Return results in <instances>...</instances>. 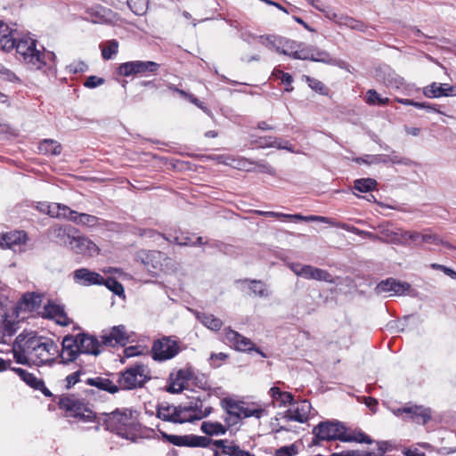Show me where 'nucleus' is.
I'll return each instance as SVG.
<instances>
[{"label":"nucleus","mask_w":456,"mask_h":456,"mask_svg":"<svg viewBox=\"0 0 456 456\" xmlns=\"http://www.w3.org/2000/svg\"><path fill=\"white\" fill-rule=\"evenodd\" d=\"M101 338L104 346H125L129 342L130 336L124 325H118L112 327L110 330H104Z\"/></svg>","instance_id":"16"},{"label":"nucleus","mask_w":456,"mask_h":456,"mask_svg":"<svg viewBox=\"0 0 456 456\" xmlns=\"http://www.w3.org/2000/svg\"><path fill=\"white\" fill-rule=\"evenodd\" d=\"M341 442L344 443H359V444H371L373 443L372 439L363 433L361 429L358 428H346L344 426V432L342 434Z\"/></svg>","instance_id":"32"},{"label":"nucleus","mask_w":456,"mask_h":456,"mask_svg":"<svg viewBox=\"0 0 456 456\" xmlns=\"http://www.w3.org/2000/svg\"><path fill=\"white\" fill-rule=\"evenodd\" d=\"M107 428L119 436L132 441L138 431V424L128 410L110 413L107 419Z\"/></svg>","instance_id":"3"},{"label":"nucleus","mask_w":456,"mask_h":456,"mask_svg":"<svg viewBox=\"0 0 456 456\" xmlns=\"http://www.w3.org/2000/svg\"><path fill=\"white\" fill-rule=\"evenodd\" d=\"M77 337H65L62 341V351L59 354L63 362L75 361L80 354Z\"/></svg>","instance_id":"28"},{"label":"nucleus","mask_w":456,"mask_h":456,"mask_svg":"<svg viewBox=\"0 0 456 456\" xmlns=\"http://www.w3.org/2000/svg\"><path fill=\"white\" fill-rule=\"evenodd\" d=\"M260 148H275L277 143V138L272 136L259 137L258 140L255 141Z\"/></svg>","instance_id":"57"},{"label":"nucleus","mask_w":456,"mask_h":456,"mask_svg":"<svg viewBox=\"0 0 456 456\" xmlns=\"http://www.w3.org/2000/svg\"><path fill=\"white\" fill-rule=\"evenodd\" d=\"M82 374H85V371L82 370V369H79L77 370V371H74L73 373L68 375L66 377V382H67V385L66 387L68 388H70L71 387H73L75 384H77V382L80 381V376Z\"/></svg>","instance_id":"59"},{"label":"nucleus","mask_w":456,"mask_h":456,"mask_svg":"<svg viewBox=\"0 0 456 456\" xmlns=\"http://www.w3.org/2000/svg\"><path fill=\"white\" fill-rule=\"evenodd\" d=\"M222 408L224 409L225 414L223 418L224 421V426L227 428V431L230 430L231 434L236 432L242 421V419L240 415L233 410L231 404L224 398L221 401Z\"/></svg>","instance_id":"26"},{"label":"nucleus","mask_w":456,"mask_h":456,"mask_svg":"<svg viewBox=\"0 0 456 456\" xmlns=\"http://www.w3.org/2000/svg\"><path fill=\"white\" fill-rule=\"evenodd\" d=\"M105 285L110 291H112L115 295L125 298V291L123 285L112 278L104 279L102 283Z\"/></svg>","instance_id":"48"},{"label":"nucleus","mask_w":456,"mask_h":456,"mask_svg":"<svg viewBox=\"0 0 456 456\" xmlns=\"http://www.w3.org/2000/svg\"><path fill=\"white\" fill-rule=\"evenodd\" d=\"M16 41L15 33L6 36L2 35L0 36V48L4 51H10L14 48Z\"/></svg>","instance_id":"54"},{"label":"nucleus","mask_w":456,"mask_h":456,"mask_svg":"<svg viewBox=\"0 0 456 456\" xmlns=\"http://www.w3.org/2000/svg\"><path fill=\"white\" fill-rule=\"evenodd\" d=\"M358 164L366 165H379V164H394V165H404L410 166L411 161L407 158H403L396 154L395 151H392L390 154H377V155H365L362 158H356L354 159Z\"/></svg>","instance_id":"11"},{"label":"nucleus","mask_w":456,"mask_h":456,"mask_svg":"<svg viewBox=\"0 0 456 456\" xmlns=\"http://www.w3.org/2000/svg\"><path fill=\"white\" fill-rule=\"evenodd\" d=\"M113 13L110 9L102 7L101 4H94L88 7L85 19L94 23L110 22L113 20Z\"/></svg>","instance_id":"24"},{"label":"nucleus","mask_w":456,"mask_h":456,"mask_svg":"<svg viewBox=\"0 0 456 456\" xmlns=\"http://www.w3.org/2000/svg\"><path fill=\"white\" fill-rule=\"evenodd\" d=\"M73 279L76 283L82 286L102 285L104 281L102 275L87 268L76 270L73 273Z\"/></svg>","instance_id":"23"},{"label":"nucleus","mask_w":456,"mask_h":456,"mask_svg":"<svg viewBox=\"0 0 456 456\" xmlns=\"http://www.w3.org/2000/svg\"><path fill=\"white\" fill-rule=\"evenodd\" d=\"M86 383L88 385L96 387L102 390L107 391L109 393L114 394L118 391V385L114 384L111 380L105 378H94V379H87Z\"/></svg>","instance_id":"40"},{"label":"nucleus","mask_w":456,"mask_h":456,"mask_svg":"<svg viewBox=\"0 0 456 456\" xmlns=\"http://www.w3.org/2000/svg\"><path fill=\"white\" fill-rule=\"evenodd\" d=\"M59 405L69 416L79 418L85 422H92L95 419V414L86 406L83 401L75 395L61 396Z\"/></svg>","instance_id":"6"},{"label":"nucleus","mask_w":456,"mask_h":456,"mask_svg":"<svg viewBox=\"0 0 456 456\" xmlns=\"http://www.w3.org/2000/svg\"><path fill=\"white\" fill-rule=\"evenodd\" d=\"M27 241V234L23 231H13L2 233L0 240V248H10L14 252L23 251V247Z\"/></svg>","instance_id":"17"},{"label":"nucleus","mask_w":456,"mask_h":456,"mask_svg":"<svg viewBox=\"0 0 456 456\" xmlns=\"http://www.w3.org/2000/svg\"><path fill=\"white\" fill-rule=\"evenodd\" d=\"M165 438L171 444L176 446H189V447H208L212 440L207 436L196 435H167L164 434Z\"/></svg>","instance_id":"14"},{"label":"nucleus","mask_w":456,"mask_h":456,"mask_svg":"<svg viewBox=\"0 0 456 456\" xmlns=\"http://www.w3.org/2000/svg\"><path fill=\"white\" fill-rule=\"evenodd\" d=\"M12 370L29 387L35 389L44 388V381L34 374L21 368H13Z\"/></svg>","instance_id":"37"},{"label":"nucleus","mask_w":456,"mask_h":456,"mask_svg":"<svg viewBox=\"0 0 456 456\" xmlns=\"http://www.w3.org/2000/svg\"><path fill=\"white\" fill-rule=\"evenodd\" d=\"M211 407H204L201 400L195 398L179 406L162 403L158 407L159 419L173 423H186L202 419L211 413Z\"/></svg>","instance_id":"2"},{"label":"nucleus","mask_w":456,"mask_h":456,"mask_svg":"<svg viewBox=\"0 0 456 456\" xmlns=\"http://www.w3.org/2000/svg\"><path fill=\"white\" fill-rule=\"evenodd\" d=\"M376 180L372 178H362L354 181V188L360 192H368L375 189Z\"/></svg>","instance_id":"47"},{"label":"nucleus","mask_w":456,"mask_h":456,"mask_svg":"<svg viewBox=\"0 0 456 456\" xmlns=\"http://www.w3.org/2000/svg\"><path fill=\"white\" fill-rule=\"evenodd\" d=\"M18 329V322L14 317V311L4 312L0 317V342L6 343Z\"/></svg>","instance_id":"21"},{"label":"nucleus","mask_w":456,"mask_h":456,"mask_svg":"<svg viewBox=\"0 0 456 456\" xmlns=\"http://www.w3.org/2000/svg\"><path fill=\"white\" fill-rule=\"evenodd\" d=\"M269 395L273 399V403H276L279 407L291 405L294 402V397L291 393L283 392L277 387H272L269 390Z\"/></svg>","instance_id":"36"},{"label":"nucleus","mask_w":456,"mask_h":456,"mask_svg":"<svg viewBox=\"0 0 456 456\" xmlns=\"http://www.w3.org/2000/svg\"><path fill=\"white\" fill-rule=\"evenodd\" d=\"M330 456H370V452L368 451L351 450L341 452H335Z\"/></svg>","instance_id":"62"},{"label":"nucleus","mask_w":456,"mask_h":456,"mask_svg":"<svg viewBox=\"0 0 456 456\" xmlns=\"http://www.w3.org/2000/svg\"><path fill=\"white\" fill-rule=\"evenodd\" d=\"M151 379L150 370L144 364H134L120 373L118 389L132 390L142 387Z\"/></svg>","instance_id":"4"},{"label":"nucleus","mask_w":456,"mask_h":456,"mask_svg":"<svg viewBox=\"0 0 456 456\" xmlns=\"http://www.w3.org/2000/svg\"><path fill=\"white\" fill-rule=\"evenodd\" d=\"M69 71L72 73H83L87 70V65L83 61H77L69 66Z\"/></svg>","instance_id":"64"},{"label":"nucleus","mask_w":456,"mask_h":456,"mask_svg":"<svg viewBox=\"0 0 456 456\" xmlns=\"http://www.w3.org/2000/svg\"><path fill=\"white\" fill-rule=\"evenodd\" d=\"M297 221H319L324 224H335V221L331 218L325 217V216H302V218L297 219Z\"/></svg>","instance_id":"61"},{"label":"nucleus","mask_w":456,"mask_h":456,"mask_svg":"<svg viewBox=\"0 0 456 456\" xmlns=\"http://www.w3.org/2000/svg\"><path fill=\"white\" fill-rule=\"evenodd\" d=\"M395 413L397 416H402L403 413H405L416 422L422 424L427 423L431 418V411L428 408L418 405L400 408Z\"/></svg>","instance_id":"25"},{"label":"nucleus","mask_w":456,"mask_h":456,"mask_svg":"<svg viewBox=\"0 0 456 456\" xmlns=\"http://www.w3.org/2000/svg\"><path fill=\"white\" fill-rule=\"evenodd\" d=\"M75 231L70 225H54L48 230V236L57 243L69 247Z\"/></svg>","instance_id":"27"},{"label":"nucleus","mask_w":456,"mask_h":456,"mask_svg":"<svg viewBox=\"0 0 456 456\" xmlns=\"http://www.w3.org/2000/svg\"><path fill=\"white\" fill-rule=\"evenodd\" d=\"M126 7L136 15H142L148 10L149 2H126Z\"/></svg>","instance_id":"53"},{"label":"nucleus","mask_w":456,"mask_h":456,"mask_svg":"<svg viewBox=\"0 0 456 456\" xmlns=\"http://www.w3.org/2000/svg\"><path fill=\"white\" fill-rule=\"evenodd\" d=\"M141 258L145 268L150 273H156L162 267V260L164 259V255L160 251L153 250L142 252Z\"/></svg>","instance_id":"31"},{"label":"nucleus","mask_w":456,"mask_h":456,"mask_svg":"<svg viewBox=\"0 0 456 456\" xmlns=\"http://www.w3.org/2000/svg\"><path fill=\"white\" fill-rule=\"evenodd\" d=\"M222 452L229 456H254L249 452L240 449L233 443L227 444V446L224 447V451H222Z\"/></svg>","instance_id":"51"},{"label":"nucleus","mask_w":456,"mask_h":456,"mask_svg":"<svg viewBox=\"0 0 456 456\" xmlns=\"http://www.w3.org/2000/svg\"><path fill=\"white\" fill-rule=\"evenodd\" d=\"M312 409V405L309 401L303 400L298 403H292L290 408L281 413V419L289 421H297L299 423H305L309 418V414Z\"/></svg>","instance_id":"13"},{"label":"nucleus","mask_w":456,"mask_h":456,"mask_svg":"<svg viewBox=\"0 0 456 456\" xmlns=\"http://www.w3.org/2000/svg\"><path fill=\"white\" fill-rule=\"evenodd\" d=\"M411 285L405 281H399L393 278L381 281L375 288L378 295L387 297L403 296L409 294Z\"/></svg>","instance_id":"12"},{"label":"nucleus","mask_w":456,"mask_h":456,"mask_svg":"<svg viewBox=\"0 0 456 456\" xmlns=\"http://www.w3.org/2000/svg\"><path fill=\"white\" fill-rule=\"evenodd\" d=\"M44 316L55 321L61 326H68L70 323L64 307L55 303H49L45 306Z\"/></svg>","instance_id":"29"},{"label":"nucleus","mask_w":456,"mask_h":456,"mask_svg":"<svg viewBox=\"0 0 456 456\" xmlns=\"http://www.w3.org/2000/svg\"><path fill=\"white\" fill-rule=\"evenodd\" d=\"M64 219L72 221L79 225H86L90 227L96 225L98 222V218L96 216L85 213L79 214L77 211L70 209L69 207Z\"/></svg>","instance_id":"34"},{"label":"nucleus","mask_w":456,"mask_h":456,"mask_svg":"<svg viewBox=\"0 0 456 456\" xmlns=\"http://www.w3.org/2000/svg\"><path fill=\"white\" fill-rule=\"evenodd\" d=\"M312 46L297 44L296 52L292 53V58L296 60H310Z\"/></svg>","instance_id":"49"},{"label":"nucleus","mask_w":456,"mask_h":456,"mask_svg":"<svg viewBox=\"0 0 456 456\" xmlns=\"http://www.w3.org/2000/svg\"><path fill=\"white\" fill-rule=\"evenodd\" d=\"M38 150L43 154L60 155L61 145L54 140L45 139L40 142Z\"/></svg>","instance_id":"42"},{"label":"nucleus","mask_w":456,"mask_h":456,"mask_svg":"<svg viewBox=\"0 0 456 456\" xmlns=\"http://www.w3.org/2000/svg\"><path fill=\"white\" fill-rule=\"evenodd\" d=\"M332 225L336 226L338 228L343 229L345 231L350 232L352 233L357 234V235H361V236H364V237H368V238L373 237V234L371 232L359 230L358 228L349 225L346 223L335 222V224H332Z\"/></svg>","instance_id":"52"},{"label":"nucleus","mask_w":456,"mask_h":456,"mask_svg":"<svg viewBox=\"0 0 456 456\" xmlns=\"http://www.w3.org/2000/svg\"><path fill=\"white\" fill-rule=\"evenodd\" d=\"M365 102L369 105H379L384 106L389 102V99L387 97H381L376 90L370 89L367 91L365 95Z\"/></svg>","instance_id":"45"},{"label":"nucleus","mask_w":456,"mask_h":456,"mask_svg":"<svg viewBox=\"0 0 456 456\" xmlns=\"http://www.w3.org/2000/svg\"><path fill=\"white\" fill-rule=\"evenodd\" d=\"M263 44L265 45L275 48V50L282 54L288 55L292 58V53L296 52L297 49V42L284 39L281 37H276L273 36H270L265 38Z\"/></svg>","instance_id":"22"},{"label":"nucleus","mask_w":456,"mask_h":456,"mask_svg":"<svg viewBox=\"0 0 456 456\" xmlns=\"http://www.w3.org/2000/svg\"><path fill=\"white\" fill-rule=\"evenodd\" d=\"M224 340L230 346L238 351L246 352L254 348V344L249 338L230 328L224 330Z\"/></svg>","instance_id":"19"},{"label":"nucleus","mask_w":456,"mask_h":456,"mask_svg":"<svg viewBox=\"0 0 456 456\" xmlns=\"http://www.w3.org/2000/svg\"><path fill=\"white\" fill-rule=\"evenodd\" d=\"M37 208L45 214L49 215L51 217L63 218L66 217L68 207L60 203H47L40 202L37 204Z\"/></svg>","instance_id":"33"},{"label":"nucleus","mask_w":456,"mask_h":456,"mask_svg":"<svg viewBox=\"0 0 456 456\" xmlns=\"http://www.w3.org/2000/svg\"><path fill=\"white\" fill-rule=\"evenodd\" d=\"M159 64L151 61H133L120 64L118 69L119 75L130 77L137 74L155 73L158 71Z\"/></svg>","instance_id":"10"},{"label":"nucleus","mask_w":456,"mask_h":456,"mask_svg":"<svg viewBox=\"0 0 456 456\" xmlns=\"http://www.w3.org/2000/svg\"><path fill=\"white\" fill-rule=\"evenodd\" d=\"M200 430L209 436H223L227 432V428L217 421H203Z\"/></svg>","instance_id":"38"},{"label":"nucleus","mask_w":456,"mask_h":456,"mask_svg":"<svg viewBox=\"0 0 456 456\" xmlns=\"http://www.w3.org/2000/svg\"><path fill=\"white\" fill-rule=\"evenodd\" d=\"M17 53L23 57L30 69H39L45 65V54L36 48V40L25 37L16 41Z\"/></svg>","instance_id":"5"},{"label":"nucleus","mask_w":456,"mask_h":456,"mask_svg":"<svg viewBox=\"0 0 456 456\" xmlns=\"http://www.w3.org/2000/svg\"><path fill=\"white\" fill-rule=\"evenodd\" d=\"M192 377V372L189 369H181L175 372H172L168 378V387L167 391L172 394L183 392L188 381Z\"/></svg>","instance_id":"18"},{"label":"nucleus","mask_w":456,"mask_h":456,"mask_svg":"<svg viewBox=\"0 0 456 456\" xmlns=\"http://www.w3.org/2000/svg\"><path fill=\"white\" fill-rule=\"evenodd\" d=\"M305 82L308 84V86L315 92L320 93L322 94H326V87L323 85L322 82H321L318 79H315L314 77H311L309 76L304 77Z\"/></svg>","instance_id":"55"},{"label":"nucleus","mask_w":456,"mask_h":456,"mask_svg":"<svg viewBox=\"0 0 456 456\" xmlns=\"http://www.w3.org/2000/svg\"><path fill=\"white\" fill-rule=\"evenodd\" d=\"M421 235L416 232L406 231L402 233V238L405 240H410L415 243H421Z\"/></svg>","instance_id":"63"},{"label":"nucleus","mask_w":456,"mask_h":456,"mask_svg":"<svg viewBox=\"0 0 456 456\" xmlns=\"http://www.w3.org/2000/svg\"><path fill=\"white\" fill-rule=\"evenodd\" d=\"M69 248L76 254L94 256L99 253L98 246L88 238L73 234L69 239Z\"/></svg>","instance_id":"15"},{"label":"nucleus","mask_w":456,"mask_h":456,"mask_svg":"<svg viewBox=\"0 0 456 456\" xmlns=\"http://www.w3.org/2000/svg\"><path fill=\"white\" fill-rule=\"evenodd\" d=\"M249 289L255 296L260 297H268L270 295V291L268 290L266 284L261 281H250Z\"/></svg>","instance_id":"46"},{"label":"nucleus","mask_w":456,"mask_h":456,"mask_svg":"<svg viewBox=\"0 0 456 456\" xmlns=\"http://www.w3.org/2000/svg\"><path fill=\"white\" fill-rule=\"evenodd\" d=\"M343 432L344 424L337 420L322 421L313 429V434L315 436V438L322 441H341Z\"/></svg>","instance_id":"9"},{"label":"nucleus","mask_w":456,"mask_h":456,"mask_svg":"<svg viewBox=\"0 0 456 456\" xmlns=\"http://www.w3.org/2000/svg\"><path fill=\"white\" fill-rule=\"evenodd\" d=\"M297 453L298 446L296 444H292L277 449L275 456H296Z\"/></svg>","instance_id":"56"},{"label":"nucleus","mask_w":456,"mask_h":456,"mask_svg":"<svg viewBox=\"0 0 456 456\" xmlns=\"http://www.w3.org/2000/svg\"><path fill=\"white\" fill-rule=\"evenodd\" d=\"M256 213L260 216L276 217V218H284L289 221H297V219L302 218V215L299 214H284L280 212L273 211H256Z\"/></svg>","instance_id":"50"},{"label":"nucleus","mask_w":456,"mask_h":456,"mask_svg":"<svg viewBox=\"0 0 456 456\" xmlns=\"http://www.w3.org/2000/svg\"><path fill=\"white\" fill-rule=\"evenodd\" d=\"M104 82L105 80L102 77L96 76H90L84 82V86L87 88H95L97 86L103 85Z\"/></svg>","instance_id":"60"},{"label":"nucleus","mask_w":456,"mask_h":456,"mask_svg":"<svg viewBox=\"0 0 456 456\" xmlns=\"http://www.w3.org/2000/svg\"><path fill=\"white\" fill-rule=\"evenodd\" d=\"M198 320L208 329L217 331L223 326V322L210 314H201L197 315Z\"/></svg>","instance_id":"41"},{"label":"nucleus","mask_w":456,"mask_h":456,"mask_svg":"<svg viewBox=\"0 0 456 456\" xmlns=\"http://www.w3.org/2000/svg\"><path fill=\"white\" fill-rule=\"evenodd\" d=\"M172 241L176 243L177 245H183V246H196V245L203 244L202 237H197L195 241H191L189 237L179 238L176 236L174 238V240Z\"/></svg>","instance_id":"58"},{"label":"nucleus","mask_w":456,"mask_h":456,"mask_svg":"<svg viewBox=\"0 0 456 456\" xmlns=\"http://www.w3.org/2000/svg\"><path fill=\"white\" fill-rule=\"evenodd\" d=\"M77 342L79 346L80 354L98 355L105 346L102 340L100 342L93 336L86 334H77Z\"/></svg>","instance_id":"20"},{"label":"nucleus","mask_w":456,"mask_h":456,"mask_svg":"<svg viewBox=\"0 0 456 456\" xmlns=\"http://www.w3.org/2000/svg\"><path fill=\"white\" fill-rule=\"evenodd\" d=\"M302 277L305 279H312L315 281L331 282V275L325 270L312 266L304 265Z\"/></svg>","instance_id":"35"},{"label":"nucleus","mask_w":456,"mask_h":456,"mask_svg":"<svg viewBox=\"0 0 456 456\" xmlns=\"http://www.w3.org/2000/svg\"><path fill=\"white\" fill-rule=\"evenodd\" d=\"M310 55V61H317V62H323L326 64L330 65H336L337 61L333 59L330 53L326 51L317 49L314 46H312V52Z\"/></svg>","instance_id":"43"},{"label":"nucleus","mask_w":456,"mask_h":456,"mask_svg":"<svg viewBox=\"0 0 456 456\" xmlns=\"http://www.w3.org/2000/svg\"><path fill=\"white\" fill-rule=\"evenodd\" d=\"M41 303V297L34 292L25 293L20 301V308L24 311H33L37 308Z\"/></svg>","instance_id":"39"},{"label":"nucleus","mask_w":456,"mask_h":456,"mask_svg":"<svg viewBox=\"0 0 456 456\" xmlns=\"http://www.w3.org/2000/svg\"><path fill=\"white\" fill-rule=\"evenodd\" d=\"M179 352L180 346L177 341L169 337H163L156 340L151 347L152 358L159 362L170 360Z\"/></svg>","instance_id":"7"},{"label":"nucleus","mask_w":456,"mask_h":456,"mask_svg":"<svg viewBox=\"0 0 456 456\" xmlns=\"http://www.w3.org/2000/svg\"><path fill=\"white\" fill-rule=\"evenodd\" d=\"M13 357L24 365H51L59 357V348L52 339L32 333L20 334L14 342Z\"/></svg>","instance_id":"1"},{"label":"nucleus","mask_w":456,"mask_h":456,"mask_svg":"<svg viewBox=\"0 0 456 456\" xmlns=\"http://www.w3.org/2000/svg\"><path fill=\"white\" fill-rule=\"evenodd\" d=\"M225 399L242 419L248 418L259 419L268 414L267 410L257 403H247L229 397Z\"/></svg>","instance_id":"8"},{"label":"nucleus","mask_w":456,"mask_h":456,"mask_svg":"<svg viewBox=\"0 0 456 456\" xmlns=\"http://www.w3.org/2000/svg\"><path fill=\"white\" fill-rule=\"evenodd\" d=\"M118 42L116 39H111L102 46V56L104 60L109 61L113 59L118 51Z\"/></svg>","instance_id":"44"},{"label":"nucleus","mask_w":456,"mask_h":456,"mask_svg":"<svg viewBox=\"0 0 456 456\" xmlns=\"http://www.w3.org/2000/svg\"><path fill=\"white\" fill-rule=\"evenodd\" d=\"M455 91V87L449 84L432 83L424 88L423 94L428 98H439L454 95Z\"/></svg>","instance_id":"30"}]
</instances>
